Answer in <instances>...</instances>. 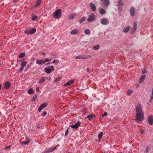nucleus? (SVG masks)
<instances>
[{"label": "nucleus", "instance_id": "nucleus-1", "mask_svg": "<svg viewBox=\"0 0 153 153\" xmlns=\"http://www.w3.org/2000/svg\"><path fill=\"white\" fill-rule=\"evenodd\" d=\"M136 120L137 122H140L143 120L144 114L142 111V107L140 104L137 105L136 106Z\"/></svg>", "mask_w": 153, "mask_h": 153}, {"label": "nucleus", "instance_id": "nucleus-2", "mask_svg": "<svg viewBox=\"0 0 153 153\" xmlns=\"http://www.w3.org/2000/svg\"><path fill=\"white\" fill-rule=\"evenodd\" d=\"M62 13L61 10L60 9H58L53 13V17L56 19H59L61 16Z\"/></svg>", "mask_w": 153, "mask_h": 153}, {"label": "nucleus", "instance_id": "nucleus-3", "mask_svg": "<svg viewBox=\"0 0 153 153\" xmlns=\"http://www.w3.org/2000/svg\"><path fill=\"white\" fill-rule=\"evenodd\" d=\"M36 31V30L35 28H33L32 29H27L25 30V32L27 35L32 34L35 33Z\"/></svg>", "mask_w": 153, "mask_h": 153}, {"label": "nucleus", "instance_id": "nucleus-4", "mask_svg": "<svg viewBox=\"0 0 153 153\" xmlns=\"http://www.w3.org/2000/svg\"><path fill=\"white\" fill-rule=\"evenodd\" d=\"M95 16L94 14H92L90 15L87 19V21L88 22L93 21L95 19Z\"/></svg>", "mask_w": 153, "mask_h": 153}, {"label": "nucleus", "instance_id": "nucleus-5", "mask_svg": "<svg viewBox=\"0 0 153 153\" xmlns=\"http://www.w3.org/2000/svg\"><path fill=\"white\" fill-rule=\"evenodd\" d=\"M101 4L104 5L105 7L108 6L110 4V1L109 0H101Z\"/></svg>", "mask_w": 153, "mask_h": 153}, {"label": "nucleus", "instance_id": "nucleus-6", "mask_svg": "<svg viewBox=\"0 0 153 153\" xmlns=\"http://www.w3.org/2000/svg\"><path fill=\"white\" fill-rule=\"evenodd\" d=\"M51 68H45V72L47 74H50L51 71H54V69L53 68V66H51Z\"/></svg>", "mask_w": 153, "mask_h": 153}, {"label": "nucleus", "instance_id": "nucleus-7", "mask_svg": "<svg viewBox=\"0 0 153 153\" xmlns=\"http://www.w3.org/2000/svg\"><path fill=\"white\" fill-rule=\"evenodd\" d=\"M80 125V123L79 121H77L75 124L71 125L70 126V127L76 129Z\"/></svg>", "mask_w": 153, "mask_h": 153}, {"label": "nucleus", "instance_id": "nucleus-8", "mask_svg": "<svg viewBox=\"0 0 153 153\" xmlns=\"http://www.w3.org/2000/svg\"><path fill=\"white\" fill-rule=\"evenodd\" d=\"M108 19L105 18H103L100 21V22L101 23L104 25H107L108 23Z\"/></svg>", "mask_w": 153, "mask_h": 153}, {"label": "nucleus", "instance_id": "nucleus-9", "mask_svg": "<svg viewBox=\"0 0 153 153\" xmlns=\"http://www.w3.org/2000/svg\"><path fill=\"white\" fill-rule=\"evenodd\" d=\"M56 149V147H51L48 150H45L44 151V153H49L53 152Z\"/></svg>", "mask_w": 153, "mask_h": 153}, {"label": "nucleus", "instance_id": "nucleus-10", "mask_svg": "<svg viewBox=\"0 0 153 153\" xmlns=\"http://www.w3.org/2000/svg\"><path fill=\"white\" fill-rule=\"evenodd\" d=\"M148 121L150 125H152L153 124V116L152 115L149 116L148 118Z\"/></svg>", "mask_w": 153, "mask_h": 153}, {"label": "nucleus", "instance_id": "nucleus-11", "mask_svg": "<svg viewBox=\"0 0 153 153\" xmlns=\"http://www.w3.org/2000/svg\"><path fill=\"white\" fill-rule=\"evenodd\" d=\"M135 12V9L134 7H132L130 10V14L132 16H134V15Z\"/></svg>", "mask_w": 153, "mask_h": 153}, {"label": "nucleus", "instance_id": "nucleus-12", "mask_svg": "<svg viewBox=\"0 0 153 153\" xmlns=\"http://www.w3.org/2000/svg\"><path fill=\"white\" fill-rule=\"evenodd\" d=\"M90 6L91 8V10L93 11H95L96 10V7L95 5L92 3L90 4Z\"/></svg>", "mask_w": 153, "mask_h": 153}, {"label": "nucleus", "instance_id": "nucleus-13", "mask_svg": "<svg viewBox=\"0 0 153 153\" xmlns=\"http://www.w3.org/2000/svg\"><path fill=\"white\" fill-rule=\"evenodd\" d=\"M74 79H71L68 82L64 84V86H67L70 85H71L74 83Z\"/></svg>", "mask_w": 153, "mask_h": 153}, {"label": "nucleus", "instance_id": "nucleus-14", "mask_svg": "<svg viewBox=\"0 0 153 153\" xmlns=\"http://www.w3.org/2000/svg\"><path fill=\"white\" fill-rule=\"evenodd\" d=\"M46 78L45 77H42L38 81V83L41 84L44 82L46 80Z\"/></svg>", "mask_w": 153, "mask_h": 153}, {"label": "nucleus", "instance_id": "nucleus-15", "mask_svg": "<svg viewBox=\"0 0 153 153\" xmlns=\"http://www.w3.org/2000/svg\"><path fill=\"white\" fill-rule=\"evenodd\" d=\"M10 86V84L8 82H5L4 83V86L5 88L8 89Z\"/></svg>", "mask_w": 153, "mask_h": 153}, {"label": "nucleus", "instance_id": "nucleus-16", "mask_svg": "<svg viewBox=\"0 0 153 153\" xmlns=\"http://www.w3.org/2000/svg\"><path fill=\"white\" fill-rule=\"evenodd\" d=\"M36 63L39 65H43L45 64L44 60H36Z\"/></svg>", "mask_w": 153, "mask_h": 153}, {"label": "nucleus", "instance_id": "nucleus-17", "mask_svg": "<svg viewBox=\"0 0 153 153\" xmlns=\"http://www.w3.org/2000/svg\"><path fill=\"white\" fill-rule=\"evenodd\" d=\"M137 24L135 23H134L133 25V27L132 28V33H134L136 30L137 29Z\"/></svg>", "mask_w": 153, "mask_h": 153}, {"label": "nucleus", "instance_id": "nucleus-18", "mask_svg": "<svg viewBox=\"0 0 153 153\" xmlns=\"http://www.w3.org/2000/svg\"><path fill=\"white\" fill-rule=\"evenodd\" d=\"M146 76L145 75H142L140 78L139 79V82L140 83H142L143 81L144 80Z\"/></svg>", "mask_w": 153, "mask_h": 153}, {"label": "nucleus", "instance_id": "nucleus-19", "mask_svg": "<svg viewBox=\"0 0 153 153\" xmlns=\"http://www.w3.org/2000/svg\"><path fill=\"white\" fill-rule=\"evenodd\" d=\"M78 31L77 29H74L72 30L71 32V33L72 35L76 34Z\"/></svg>", "mask_w": 153, "mask_h": 153}, {"label": "nucleus", "instance_id": "nucleus-20", "mask_svg": "<svg viewBox=\"0 0 153 153\" xmlns=\"http://www.w3.org/2000/svg\"><path fill=\"white\" fill-rule=\"evenodd\" d=\"M99 12L101 14H105L106 13V11L103 9L101 8L99 10Z\"/></svg>", "mask_w": 153, "mask_h": 153}, {"label": "nucleus", "instance_id": "nucleus-21", "mask_svg": "<svg viewBox=\"0 0 153 153\" xmlns=\"http://www.w3.org/2000/svg\"><path fill=\"white\" fill-rule=\"evenodd\" d=\"M130 27L129 26H128L124 28L123 30V32L126 33L130 29Z\"/></svg>", "mask_w": 153, "mask_h": 153}, {"label": "nucleus", "instance_id": "nucleus-22", "mask_svg": "<svg viewBox=\"0 0 153 153\" xmlns=\"http://www.w3.org/2000/svg\"><path fill=\"white\" fill-rule=\"evenodd\" d=\"M122 0H119L117 1L118 5L117 6H123V4L122 2Z\"/></svg>", "mask_w": 153, "mask_h": 153}, {"label": "nucleus", "instance_id": "nucleus-23", "mask_svg": "<svg viewBox=\"0 0 153 153\" xmlns=\"http://www.w3.org/2000/svg\"><path fill=\"white\" fill-rule=\"evenodd\" d=\"M26 64L27 62L26 61H23L21 63V65L22 66L21 67L24 68L25 66L26 65Z\"/></svg>", "mask_w": 153, "mask_h": 153}, {"label": "nucleus", "instance_id": "nucleus-24", "mask_svg": "<svg viewBox=\"0 0 153 153\" xmlns=\"http://www.w3.org/2000/svg\"><path fill=\"white\" fill-rule=\"evenodd\" d=\"M153 99V88L152 89V94L150 97V99L149 100V102L150 103H151L152 102Z\"/></svg>", "mask_w": 153, "mask_h": 153}, {"label": "nucleus", "instance_id": "nucleus-25", "mask_svg": "<svg viewBox=\"0 0 153 153\" xmlns=\"http://www.w3.org/2000/svg\"><path fill=\"white\" fill-rule=\"evenodd\" d=\"M41 0H37L36 2L35 5L34 6V7H36L37 6L39 5L41 3Z\"/></svg>", "mask_w": 153, "mask_h": 153}, {"label": "nucleus", "instance_id": "nucleus-26", "mask_svg": "<svg viewBox=\"0 0 153 153\" xmlns=\"http://www.w3.org/2000/svg\"><path fill=\"white\" fill-rule=\"evenodd\" d=\"M76 16V14L74 13H73L71 15L69 16V18L70 19H73Z\"/></svg>", "mask_w": 153, "mask_h": 153}, {"label": "nucleus", "instance_id": "nucleus-27", "mask_svg": "<svg viewBox=\"0 0 153 153\" xmlns=\"http://www.w3.org/2000/svg\"><path fill=\"white\" fill-rule=\"evenodd\" d=\"M28 94H33L34 92L32 88L29 89L27 91Z\"/></svg>", "mask_w": 153, "mask_h": 153}, {"label": "nucleus", "instance_id": "nucleus-28", "mask_svg": "<svg viewBox=\"0 0 153 153\" xmlns=\"http://www.w3.org/2000/svg\"><path fill=\"white\" fill-rule=\"evenodd\" d=\"M94 117V115L93 114H91L88 115L87 117V118L89 120H91Z\"/></svg>", "mask_w": 153, "mask_h": 153}, {"label": "nucleus", "instance_id": "nucleus-29", "mask_svg": "<svg viewBox=\"0 0 153 153\" xmlns=\"http://www.w3.org/2000/svg\"><path fill=\"white\" fill-rule=\"evenodd\" d=\"M103 135V132H100L99 134L98 135V137L99 139V140H100L101 139V138H102V136Z\"/></svg>", "mask_w": 153, "mask_h": 153}, {"label": "nucleus", "instance_id": "nucleus-30", "mask_svg": "<svg viewBox=\"0 0 153 153\" xmlns=\"http://www.w3.org/2000/svg\"><path fill=\"white\" fill-rule=\"evenodd\" d=\"M90 31L88 29H86L84 30V33L86 34H89L90 33Z\"/></svg>", "mask_w": 153, "mask_h": 153}, {"label": "nucleus", "instance_id": "nucleus-31", "mask_svg": "<svg viewBox=\"0 0 153 153\" xmlns=\"http://www.w3.org/2000/svg\"><path fill=\"white\" fill-rule=\"evenodd\" d=\"M85 19V17H82L81 19H80L79 20V22L80 23H81L84 22Z\"/></svg>", "mask_w": 153, "mask_h": 153}, {"label": "nucleus", "instance_id": "nucleus-32", "mask_svg": "<svg viewBox=\"0 0 153 153\" xmlns=\"http://www.w3.org/2000/svg\"><path fill=\"white\" fill-rule=\"evenodd\" d=\"M25 54L24 53H21L19 55V57L20 58H22L25 56Z\"/></svg>", "mask_w": 153, "mask_h": 153}, {"label": "nucleus", "instance_id": "nucleus-33", "mask_svg": "<svg viewBox=\"0 0 153 153\" xmlns=\"http://www.w3.org/2000/svg\"><path fill=\"white\" fill-rule=\"evenodd\" d=\"M118 9L119 11V13H121V10L123 9V6H117Z\"/></svg>", "mask_w": 153, "mask_h": 153}, {"label": "nucleus", "instance_id": "nucleus-34", "mask_svg": "<svg viewBox=\"0 0 153 153\" xmlns=\"http://www.w3.org/2000/svg\"><path fill=\"white\" fill-rule=\"evenodd\" d=\"M37 18V17L36 16L33 15L31 19V20L33 21H34Z\"/></svg>", "mask_w": 153, "mask_h": 153}, {"label": "nucleus", "instance_id": "nucleus-35", "mask_svg": "<svg viewBox=\"0 0 153 153\" xmlns=\"http://www.w3.org/2000/svg\"><path fill=\"white\" fill-rule=\"evenodd\" d=\"M100 48V46L99 45H97L95 46H94V47H93V49L94 50H97L98 49H99V48Z\"/></svg>", "mask_w": 153, "mask_h": 153}, {"label": "nucleus", "instance_id": "nucleus-36", "mask_svg": "<svg viewBox=\"0 0 153 153\" xmlns=\"http://www.w3.org/2000/svg\"><path fill=\"white\" fill-rule=\"evenodd\" d=\"M47 103H43L40 106L43 108H45L47 106Z\"/></svg>", "mask_w": 153, "mask_h": 153}, {"label": "nucleus", "instance_id": "nucleus-37", "mask_svg": "<svg viewBox=\"0 0 153 153\" xmlns=\"http://www.w3.org/2000/svg\"><path fill=\"white\" fill-rule=\"evenodd\" d=\"M30 143V141L29 140L27 141V142H22V145H27Z\"/></svg>", "mask_w": 153, "mask_h": 153}, {"label": "nucleus", "instance_id": "nucleus-38", "mask_svg": "<svg viewBox=\"0 0 153 153\" xmlns=\"http://www.w3.org/2000/svg\"><path fill=\"white\" fill-rule=\"evenodd\" d=\"M52 62L53 64L56 63L57 64L59 62V61L58 59H55Z\"/></svg>", "mask_w": 153, "mask_h": 153}, {"label": "nucleus", "instance_id": "nucleus-39", "mask_svg": "<svg viewBox=\"0 0 153 153\" xmlns=\"http://www.w3.org/2000/svg\"><path fill=\"white\" fill-rule=\"evenodd\" d=\"M132 92H133V91L131 90H128L127 91V94L129 95H131V94Z\"/></svg>", "mask_w": 153, "mask_h": 153}, {"label": "nucleus", "instance_id": "nucleus-40", "mask_svg": "<svg viewBox=\"0 0 153 153\" xmlns=\"http://www.w3.org/2000/svg\"><path fill=\"white\" fill-rule=\"evenodd\" d=\"M37 98V96L36 95H35L33 97L32 100H35Z\"/></svg>", "mask_w": 153, "mask_h": 153}, {"label": "nucleus", "instance_id": "nucleus-41", "mask_svg": "<svg viewBox=\"0 0 153 153\" xmlns=\"http://www.w3.org/2000/svg\"><path fill=\"white\" fill-rule=\"evenodd\" d=\"M60 77H58L55 79V82H57L58 81H59L60 80Z\"/></svg>", "mask_w": 153, "mask_h": 153}, {"label": "nucleus", "instance_id": "nucleus-42", "mask_svg": "<svg viewBox=\"0 0 153 153\" xmlns=\"http://www.w3.org/2000/svg\"><path fill=\"white\" fill-rule=\"evenodd\" d=\"M42 109L43 108L40 106L38 108V111L39 112H40Z\"/></svg>", "mask_w": 153, "mask_h": 153}, {"label": "nucleus", "instance_id": "nucleus-43", "mask_svg": "<svg viewBox=\"0 0 153 153\" xmlns=\"http://www.w3.org/2000/svg\"><path fill=\"white\" fill-rule=\"evenodd\" d=\"M81 55L76 56L75 58L76 59H81Z\"/></svg>", "mask_w": 153, "mask_h": 153}, {"label": "nucleus", "instance_id": "nucleus-44", "mask_svg": "<svg viewBox=\"0 0 153 153\" xmlns=\"http://www.w3.org/2000/svg\"><path fill=\"white\" fill-rule=\"evenodd\" d=\"M87 58V57L86 56H83L81 55V59H86Z\"/></svg>", "mask_w": 153, "mask_h": 153}, {"label": "nucleus", "instance_id": "nucleus-45", "mask_svg": "<svg viewBox=\"0 0 153 153\" xmlns=\"http://www.w3.org/2000/svg\"><path fill=\"white\" fill-rule=\"evenodd\" d=\"M24 69V68H23L22 67H21L20 69L19 70V72L21 73H22Z\"/></svg>", "mask_w": 153, "mask_h": 153}, {"label": "nucleus", "instance_id": "nucleus-46", "mask_svg": "<svg viewBox=\"0 0 153 153\" xmlns=\"http://www.w3.org/2000/svg\"><path fill=\"white\" fill-rule=\"evenodd\" d=\"M146 71L145 69H144L142 71V73L143 74H145L146 73Z\"/></svg>", "mask_w": 153, "mask_h": 153}, {"label": "nucleus", "instance_id": "nucleus-47", "mask_svg": "<svg viewBox=\"0 0 153 153\" xmlns=\"http://www.w3.org/2000/svg\"><path fill=\"white\" fill-rule=\"evenodd\" d=\"M46 114H47V112L46 111H45L42 114V117H44Z\"/></svg>", "mask_w": 153, "mask_h": 153}, {"label": "nucleus", "instance_id": "nucleus-48", "mask_svg": "<svg viewBox=\"0 0 153 153\" xmlns=\"http://www.w3.org/2000/svg\"><path fill=\"white\" fill-rule=\"evenodd\" d=\"M107 113L106 112L104 113L103 115H102V117H103L105 116H107Z\"/></svg>", "mask_w": 153, "mask_h": 153}, {"label": "nucleus", "instance_id": "nucleus-49", "mask_svg": "<svg viewBox=\"0 0 153 153\" xmlns=\"http://www.w3.org/2000/svg\"><path fill=\"white\" fill-rule=\"evenodd\" d=\"M44 63H45V62L48 61V59L47 58H46L45 60H44Z\"/></svg>", "mask_w": 153, "mask_h": 153}, {"label": "nucleus", "instance_id": "nucleus-50", "mask_svg": "<svg viewBox=\"0 0 153 153\" xmlns=\"http://www.w3.org/2000/svg\"><path fill=\"white\" fill-rule=\"evenodd\" d=\"M68 129H67L65 132V135H66L67 134H68Z\"/></svg>", "mask_w": 153, "mask_h": 153}, {"label": "nucleus", "instance_id": "nucleus-51", "mask_svg": "<svg viewBox=\"0 0 153 153\" xmlns=\"http://www.w3.org/2000/svg\"><path fill=\"white\" fill-rule=\"evenodd\" d=\"M10 148V146H7L5 147V150H7V149H8V148Z\"/></svg>", "mask_w": 153, "mask_h": 153}, {"label": "nucleus", "instance_id": "nucleus-52", "mask_svg": "<svg viewBox=\"0 0 153 153\" xmlns=\"http://www.w3.org/2000/svg\"><path fill=\"white\" fill-rule=\"evenodd\" d=\"M36 91H39V88L38 87H37L36 88Z\"/></svg>", "mask_w": 153, "mask_h": 153}, {"label": "nucleus", "instance_id": "nucleus-53", "mask_svg": "<svg viewBox=\"0 0 153 153\" xmlns=\"http://www.w3.org/2000/svg\"><path fill=\"white\" fill-rule=\"evenodd\" d=\"M89 69L88 68H86V71H87L88 72H89Z\"/></svg>", "mask_w": 153, "mask_h": 153}, {"label": "nucleus", "instance_id": "nucleus-54", "mask_svg": "<svg viewBox=\"0 0 153 153\" xmlns=\"http://www.w3.org/2000/svg\"><path fill=\"white\" fill-rule=\"evenodd\" d=\"M13 1L14 2H16L17 1V0H14Z\"/></svg>", "mask_w": 153, "mask_h": 153}, {"label": "nucleus", "instance_id": "nucleus-55", "mask_svg": "<svg viewBox=\"0 0 153 153\" xmlns=\"http://www.w3.org/2000/svg\"><path fill=\"white\" fill-rule=\"evenodd\" d=\"M48 61H50L51 60V59H48Z\"/></svg>", "mask_w": 153, "mask_h": 153}, {"label": "nucleus", "instance_id": "nucleus-56", "mask_svg": "<svg viewBox=\"0 0 153 153\" xmlns=\"http://www.w3.org/2000/svg\"><path fill=\"white\" fill-rule=\"evenodd\" d=\"M143 132H144V131H143H143H141V133L142 134H143Z\"/></svg>", "mask_w": 153, "mask_h": 153}, {"label": "nucleus", "instance_id": "nucleus-57", "mask_svg": "<svg viewBox=\"0 0 153 153\" xmlns=\"http://www.w3.org/2000/svg\"><path fill=\"white\" fill-rule=\"evenodd\" d=\"M42 54L44 55H45V53H42Z\"/></svg>", "mask_w": 153, "mask_h": 153}, {"label": "nucleus", "instance_id": "nucleus-58", "mask_svg": "<svg viewBox=\"0 0 153 153\" xmlns=\"http://www.w3.org/2000/svg\"><path fill=\"white\" fill-rule=\"evenodd\" d=\"M50 64H51V63H50V62H48V63L47 64V65H48Z\"/></svg>", "mask_w": 153, "mask_h": 153}, {"label": "nucleus", "instance_id": "nucleus-59", "mask_svg": "<svg viewBox=\"0 0 153 153\" xmlns=\"http://www.w3.org/2000/svg\"><path fill=\"white\" fill-rule=\"evenodd\" d=\"M1 85L0 84V90H1Z\"/></svg>", "mask_w": 153, "mask_h": 153}, {"label": "nucleus", "instance_id": "nucleus-60", "mask_svg": "<svg viewBox=\"0 0 153 153\" xmlns=\"http://www.w3.org/2000/svg\"><path fill=\"white\" fill-rule=\"evenodd\" d=\"M29 67V66H27V69Z\"/></svg>", "mask_w": 153, "mask_h": 153}, {"label": "nucleus", "instance_id": "nucleus-61", "mask_svg": "<svg viewBox=\"0 0 153 153\" xmlns=\"http://www.w3.org/2000/svg\"><path fill=\"white\" fill-rule=\"evenodd\" d=\"M48 80H49L50 79V78H48Z\"/></svg>", "mask_w": 153, "mask_h": 153}, {"label": "nucleus", "instance_id": "nucleus-62", "mask_svg": "<svg viewBox=\"0 0 153 153\" xmlns=\"http://www.w3.org/2000/svg\"><path fill=\"white\" fill-rule=\"evenodd\" d=\"M100 140H98V141L99 142Z\"/></svg>", "mask_w": 153, "mask_h": 153}, {"label": "nucleus", "instance_id": "nucleus-63", "mask_svg": "<svg viewBox=\"0 0 153 153\" xmlns=\"http://www.w3.org/2000/svg\"><path fill=\"white\" fill-rule=\"evenodd\" d=\"M68 153H69V152H68Z\"/></svg>", "mask_w": 153, "mask_h": 153}]
</instances>
